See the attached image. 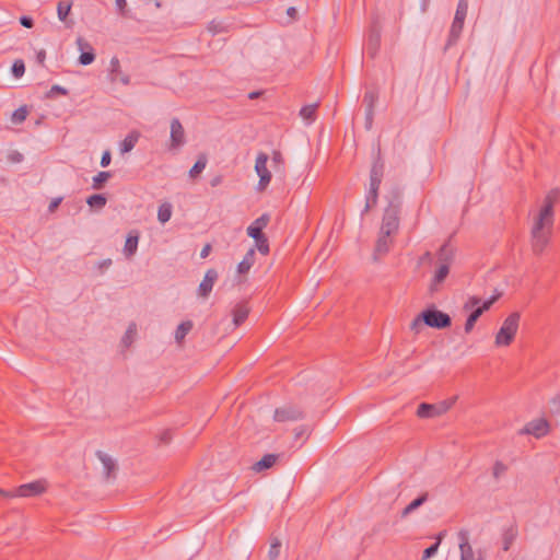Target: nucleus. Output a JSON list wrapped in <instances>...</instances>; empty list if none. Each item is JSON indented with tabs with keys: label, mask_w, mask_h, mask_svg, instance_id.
Listing matches in <instances>:
<instances>
[{
	"label": "nucleus",
	"mask_w": 560,
	"mask_h": 560,
	"mask_svg": "<svg viewBox=\"0 0 560 560\" xmlns=\"http://www.w3.org/2000/svg\"><path fill=\"white\" fill-rule=\"evenodd\" d=\"M560 200V189L553 188L545 196L538 213L534 217L530 228L529 245L535 256L545 253L553 234V207Z\"/></svg>",
	"instance_id": "nucleus-1"
},
{
	"label": "nucleus",
	"mask_w": 560,
	"mask_h": 560,
	"mask_svg": "<svg viewBox=\"0 0 560 560\" xmlns=\"http://www.w3.org/2000/svg\"><path fill=\"white\" fill-rule=\"evenodd\" d=\"M387 207L384 210L380 231L385 235H396L400 224V212L402 205L401 191L394 187L386 195Z\"/></svg>",
	"instance_id": "nucleus-2"
},
{
	"label": "nucleus",
	"mask_w": 560,
	"mask_h": 560,
	"mask_svg": "<svg viewBox=\"0 0 560 560\" xmlns=\"http://www.w3.org/2000/svg\"><path fill=\"white\" fill-rule=\"evenodd\" d=\"M427 325L435 329H444L451 326V316L435 306H430L422 311L411 323L410 328L418 331V328L422 325Z\"/></svg>",
	"instance_id": "nucleus-3"
},
{
	"label": "nucleus",
	"mask_w": 560,
	"mask_h": 560,
	"mask_svg": "<svg viewBox=\"0 0 560 560\" xmlns=\"http://www.w3.org/2000/svg\"><path fill=\"white\" fill-rule=\"evenodd\" d=\"M500 293L492 295L488 300L483 301L481 303V299L479 296H470L464 304V310L469 311L471 310L470 314L468 315L466 323H465V332L469 334L474 327L479 317L488 311L500 298Z\"/></svg>",
	"instance_id": "nucleus-4"
},
{
	"label": "nucleus",
	"mask_w": 560,
	"mask_h": 560,
	"mask_svg": "<svg viewBox=\"0 0 560 560\" xmlns=\"http://www.w3.org/2000/svg\"><path fill=\"white\" fill-rule=\"evenodd\" d=\"M521 314L518 312L511 313L503 322L501 328L495 335V346H510L518 330Z\"/></svg>",
	"instance_id": "nucleus-5"
},
{
	"label": "nucleus",
	"mask_w": 560,
	"mask_h": 560,
	"mask_svg": "<svg viewBox=\"0 0 560 560\" xmlns=\"http://www.w3.org/2000/svg\"><path fill=\"white\" fill-rule=\"evenodd\" d=\"M455 402V398L441 401L439 404H427L422 402L419 405L417 416L419 418H433L445 413L452 408Z\"/></svg>",
	"instance_id": "nucleus-6"
},
{
	"label": "nucleus",
	"mask_w": 560,
	"mask_h": 560,
	"mask_svg": "<svg viewBox=\"0 0 560 560\" xmlns=\"http://www.w3.org/2000/svg\"><path fill=\"white\" fill-rule=\"evenodd\" d=\"M269 155L265 152H259L255 161V171L259 177L257 185L258 191H264L271 180V173L267 167Z\"/></svg>",
	"instance_id": "nucleus-7"
},
{
	"label": "nucleus",
	"mask_w": 560,
	"mask_h": 560,
	"mask_svg": "<svg viewBox=\"0 0 560 560\" xmlns=\"http://www.w3.org/2000/svg\"><path fill=\"white\" fill-rule=\"evenodd\" d=\"M460 560H486L482 553L479 551L476 557L472 547L469 544V533L466 529H462L458 533Z\"/></svg>",
	"instance_id": "nucleus-8"
},
{
	"label": "nucleus",
	"mask_w": 560,
	"mask_h": 560,
	"mask_svg": "<svg viewBox=\"0 0 560 560\" xmlns=\"http://www.w3.org/2000/svg\"><path fill=\"white\" fill-rule=\"evenodd\" d=\"M78 49L81 51L79 56V63L89 66L95 60V51L93 46L83 37L79 36L75 40Z\"/></svg>",
	"instance_id": "nucleus-9"
},
{
	"label": "nucleus",
	"mask_w": 560,
	"mask_h": 560,
	"mask_svg": "<svg viewBox=\"0 0 560 560\" xmlns=\"http://www.w3.org/2000/svg\"><path fill=\"white\" fill-rule=\"evenodd\" d=\"M171 149H177L185 144V129L178 118L171 120Z\"/></svg>",
	"instance_id": "nucleus-10"
},
{
	"label": "nucleus",
	"mask_w": 560,
	"mask_h": 560,
	"mask_svg": "<svg viewBox=\"0 0 560 560\" xmlns=\"http://www.w3.org/2000/svg\"><path fill=\"white\" fill-rule=\"evenodd\" d=\"M549 431V424L545 419H536L528 422L522 430L521 434H529L539 439L545 436Z\"/></svg>",
	"instance_id": "nucleus-11"
},
{
	"label": "nucleus",
	"mask_w": 560,
	"mask_h": 560,
	"mask_svg": "<svg viewBox=\"0 0 560 560\" xmlns=\"http://www.w3.org/2000/svg\"><path fill=\"white\" fill-rule=\"evenodd\" d=\"M46 490V482L44 480H36L33 482L21 485L16 488L14 495L16 497H35Z\"/></svg>",
	"instance_id": "nucleus-12"
},
{
	"label": "nucleus",
	"mask_w": 560,
	"mask_h": 560,
	"mask_svg": "<svg viewBox=\"0 0 560 560\" xmlns=\"http://www.w3.org/2000/svg\"><path fill=\"white\" fill-rule=\"evenodd\" d=\"M394 236L395 235H385L383 234L382 231H380L373 253L374 261H378L383 256H385L389 252L393 245Z\"/></svg>",
	"instance_id": "nucleus-13"
},
{
	"label": "nucleus",
	"mask_w": 560,
	"mask_h": 560,
	"mask_svg": "<svg viewBox=\"0 0 560 560\" xmlns=\"http://www.w3.org/2000/svg\"><path fill=\"white\" fill-rule=\"evenodd\" d=\"M304 417L303 411L294 406H285L275 411V420L279 422L296 421Z\"/></svg>",
	"instance_id": "nucleus-14"
},
{
	"label": "nucleus",
	"mask_w": 560,
	"mask_h": 560,
	"mask_svg": "<svg viewBox=\"0 0 560 560\" xmlns=\"http://www.w3.org/2000/svg\"><path fill=\"white\" fill-rule=\"evenodd\" d=\"M385 164L381 156V149L377 150V155L374 159L370 171V186H381L384 176Z\"/></svg>",
	"instance_id": "nucleus-15"
},
{
	"label": "nucleus",
	"mask_w": 560,
	"mask_h": 560,
	"mask_svg": "<svg viewBox=\"0 0 560 560\" xmlns=\"http://www.w3.org/2000/svg\"><path fill=\"white\" fill-rule=\"evenodd\" d=\"M218 279V271L215 269L207 270L203 280L200 282L198 288V295L206 299L212 291L214 282Z\"/></svg>",
	"instance_id": "nucleus-16"
},
{
	"label": "nucleus",
	"mask_w": 560,
	"mask_h": 560,
	"mask_svg": "<svg viewBox=\"0 0 560 560\" xmlns=\"http://www.w3.org/2000/svg\"><path fill=\"white\" fill-rule=\"evenodd\" d=\"M269 221V214H261L247 228V235L254 240L261 237L265 235L264 229L268 225Z\"/></svg>",
	"instance_id": "nucleus-17"
},
{
	"label": "nucleus",
	"mask_w": 560,
	"mask_h": 560,
	"mask_svg": "<svg viewBox=\"0 0 560 560\" xmlns=\"http://www.w3.org/2000/svg\"><path fill=\"white\" fill-rule=\"evenodd\" d=\"M109 80L112 82L119 81L124 85H128L130 83V77L128 74L122 73L120 69V62L117 57H113L109 62Z\"/></svg>",
	"instance_id": "nucleus-18"
},
{
	"label": "nucleus",
	"mask_w": 560,
	"mask_h": 560,
	"mask_svg": "<svg viewBox=\"0 0 560 560\" xmlns=\"http://www.w3.org/2000/svg\"><path fill=\"white\" fill-rule=\"evenodd\" d=\"M96 456L103 464L105 478L107 480L114 479L116 477V471H117L116 462L109 455H107L106 453H104L102 451H97Z\"/></svg>",
	"instance_id": "nucleus-19"
},
{
	"label": "nucleus",
	"mask_w": 560,
	"mask_h": 560,
	"mask_svg": "<svg viewBox=\"0 0 560 560\" xmlns=\"http://www.w3.org/2000/svg\"><path fill=\"white\" fill-rule=\"evenodd\" d=\"M381 46V31L376 25H373L371 27L369 38H368V45H366V51L371 57H374Z\"/></svg>",
	"instance_id": "nucleus-20"
},
{
	"label": "nucleus",
	"mask_w": 560,
	"mask_h": 560,
	"mask_svg": "<svg viewBox=\"0 0 560 560\" xmlns=\"http://www.w3.org/2000/svg\"><path fill=\"white\" fill-rule=\"evenodd\" d=\"M450 273V266L446 262L438 264V268L434 272L430 284V291L434 292L438 290V287L446 279Z\"/></svg>",
	"instance_id": "nucleus-21"
},
{
	"label": "nucleus",
	"mask_w": 560,
	"mask_h": 560,
	"mask_svg": "<svg viewBox=\"0 0 560 560\" xmlns=\"http://www.w3.org/2000/svg\"><path fill=\"white\" fill-rule=\"evenodd\" d=\"M139 233L138 231H130L124 246V254L127 258L132 257L138 249Z\"/></svg>",
	"instance_id": "nucleus-22"
},
{
	"label": "nucleus",
	"mask_w": 560,
	"mask_h": 560,
	"mask_svg": "<svg viewBox=\"0 0 560 560\" xmlns=\"http://www.w3.org/2000/svg\"><path fill=\"white\" fill-rule=\"evenodd\" d=\"M248 314H249V306L247 305V303L246 302L237 303L232 311L234 325L236 327L242 325L245 322V319L247 318Z\"/></svg>",
	"instance_id": "nucleus-23"
},
{
	"label": "nucleus",
	"mask_w": 560,
	"mask_h": 560,
	"mask_svg": "<svg viewBox=\"0 0 560 560\" xmlns=\"http://www.w3.org/2000/svg\"><path fill=\"white\" fill-rule=\"evenodd\" d=\"M464 22L465 21H462V20H456V19L453 20V23H452L451 30H450V34H448V39L446 43V48L451 47L457 43V40L459 39L460 34L463 32V28H464Z\"/></svg>",
	"instance_id": "nucleus-24"
},
{
	"label": "nucleus",
	"mask_w": 560,
	"mask_h": 560,
	"mask_svg": "<svg viewBox=\"0 0 560 560\" xmlns=\"http://www.w3.org/2000/svg\"><path fill=\"white\" fill-rule=\"evenodd\" d=\"M278 458H279L278 454H266L262 456L261 459H259L258 462H256L253 465V470L256 472H260L266 469H269L276 464Z\"/></svg>",
	"instance_id": "nucleus-25"
},
{
	"label": "nucleus",
	"mask_w": 560,
	"mask_h": 560,
	"mask_svg": "<svg viewBox=\"0 0 560 560\" xmlns=\"http://www.w3.org/2000/svg\"><path fill=\"white\" fill-rule=\"evenodd\" d=\"M453 259L454 249L448 243L443 244L438 253V264L446 262V265L451 267Z\"/></svg>",
	"instance_id": "nucleus-26"
},
{
	"label": "nucleus",
	"mask_w": 560,
	"mask_h": 560,
	"mask_svg": "<svg viewBox=\"0 0 560 560\" xmlns=\"http://www.w3.org/2000/svg\"><path fill=\"white\" fill-rule=\"evenodd\" d=\"M139 138L140 133L138 131L129 132L120 143L121 153L130 152L136 147Z\"/></svg>",
	"instance_id": "nucleus-27"
},
{
	"label": "nucleus",
	"mask_w": 560,
	"mask_h": 560,
	"mask_svg": "<svg viewBox=\"0 0 560 560\" xmlns=\"http://www.w3.org/2000/svg\"><path fill=\"white\" fill-rule=\"evenodd\" d=\"M255 262V248H250L246 255L244 256L243 260L237 265V271L238 273H246L249 271L252 266Z\"/></svg>",
	"instance_id": "nucleus-28"
},
{
	"label": "nucleus",
	"mask_w": 560,
	"mask_h": 560,
	"mask_svg": "<svg viewBox=\"0 0 560 560\" xmlns=\"http://www.w3.org/2000/svg\"><path fill=\"white\" fill-rule=\"evenodd\" d=\"M378 190H380V187H377V186H369V190L366 194L365 207L362 211V214L368 213L369 210L377 203Z\"/></svg>",
	"instance_id": "nucleus-29"
},
{
	"label": "nucleus",
	"mask_w": 560,
	"mask_h": 560,
	"mask_svg": "<svg viewBox=\"0 0 560 560\" xmlns=\"http://www.w3.org/2000/svg\"><path fill=\"white\" fill-rule=\"evenodd\" d=\"M429 498V494L427 492L422 493L418 498H416L413 501H411L401 512V517H406L409 514H411L413 511H416L418 508H420L423 503L427 502Z\"/></svg>",
	"instance_id": "nucleus-30"
},
{
	"label": "nucleus",
	"mask_w": 560,
	"mask_h": 560,
	"mask_svg": "<svg viewBox=\"0 0 560 560\" xmlns=\"http://www.w3.org/2000/svg\"><path fill=\"white\" fill-rule=\"evenodd\" d=\"M194 324L191 320H185L182 322L175 331V340L177 343H182L185 337L189 334V331L192 329Z\"/></svg>",
	"instance_id": "nucleus-31"
},
{
	"label": "nucleus",
	"mask_w": 560,
	"mask_h": 560,
	"mask_svg": "<svg viewBox=\"0 0 560 560\" xmlns=\"http://www.w3.org/2000/svg\"><path fill=\"white\" fill-rule=\"evenodd\" d=\"M208 163V159L206 154H200L196 161V163L192 165V167L189 171V176L191 178L198 177L203 170L206 168Z\"/></svg>",
	"instance_id": "nucleus-32"
},
{
	"label": "nucleus",
	"mask_w": 560,
	"mask_h": 560,
	"mask_svg": "<svg viewBox=\"0 0 560 560\" xmlns=\"http://www.w3.org/2000/svg\"><path fill=\"white\" fill-rule=\"evenodd\" d=\"M516 537H517V528L514 526H510L503 532L502 539H503V550L504 551H508L511 548V546L514 542V540L516 539Z\"/></svg>",
	"instance_id": "nucleus-33"
},
{
	"label": "nucleus",
	"mask_w": 560,
	"mask_h": 560,
	"mask_svg": "<svg viewBox=\"0 0 560 560\" xmlns=\"http://www.w3.org/2000/svg\"><path fill=\"white\" fill-rule=\"evenodd\" d=\"M318 107V103L305 105L300 110V116L306 120L308 124L313 122L316 119V109Z\"/></svg>",
	"instance_id": "nucleus-34"
},
{
	"label": "nucleus",
	"mask_w": 560,
	"mask_h": 560,
	"mask_svg": "<svg viewBox=\"0 0 560 560\" xmlns=\"http://www.w3.org/2000/svg\"><path fill=\"white\" fill-rule=\"evenodd\" d=\"M71 8H72V1H69V0H61L58 2L57 4V14H58V19L61 21V22H66L67 21V18L71 11Z\"/></svg>",
	"instance_id": "nucleus-35"
},
{
	"label": "nucleus",
	"mask_w": 560,
	"mask_h": 560,
	"mask_svg": "<svg viewBox=\"0 0 560 560\" xmlns=\"http://www.w3.org/2000/svg\"><path fill=\"white\" fill-rule=\"evenodd\" d=\"M377 100H378L377 91L374 89L368 90L363 96V104L365 105V109L374 110Z\"/></svg>",
	"instance_id": "nucleus-36"
},
{
	"label": "nucleus",
	"mask_w": 560,
	"mask_h": 560,
	"mask_svg": "<svg viewBox=\"0 0 560 560\" xmlns=\"http://www.w3.org/2000/svg\"><path fill=\"white\" fill-rule=\"evenodd\" d=\"M172 217V205L168 202H164L159 207L158 210V220L164 224L170 221Z\"/></svg>",
	"instance_id": "nucleus-37"
},
{
	"label": "nucleus",
	"mask_w": 560,
	"mask_h": 560,
	"mask_svg": "<svg viewBox=\"0 0 560 560\" xmlns=\"http://www.w3.org/2000/svg\"><path fill=\"white\" fill-rule=\"evenodd\" d=\"M106 201H107L106 197L102 194L92 195L86 199V203L91 208H97V209L103 208L106 205Z\"/></svg>",
	"instance_id": "nucleus-38"
},
{
	"label": "nucleus",
	"mask_w": 560,
	"mask_h": 560,
	"mask_svg": "<svg viewBox=\"0 0 560 560\" xmlns=\"http://www.w3.org/2000/svg\"><path fill=\"white\" fill-rule=\"evenodd\" d=\"M112 177V174L109 172H100L97 175L93 177V188L94 189H101L103 188L104 184Z\"/></svg>",
	"instance_id": "nucleus-39"
},
{
	"label": "nucleus",
	"mask_w": 560,
	"mask_h": 560,
	"mask_svg": "<svg viewBox=\"0 0 560 560\" xmlns=\"http://www.w3.org/2000/svg\"><path fill=\"white\" fill-rule=\"evenodd\" d=\"M281 541L278 538H272L268 551L269 560H277L280 555Z\"/></svg>",
	"instance_id": "nucleus-40"
},
{
	"label": "nucleus",
	"mask_w": 560,
	"mask_h": 560,
	"mask_svg": "<svg viewBox=\"0 0 560 560\" xmlns=\"http://www.w3.org/2000/svg\"><path fill=\"white\" fill-rule=\"evenodd\" d=\"M28 110L26 106H21L12 114L11 120L13 124H22L27 117Z\"/></svg>",
	"instance_id": "nucleus-41"
},
{
	"label": "nucleus",
	"mask_w": 560,
	"mask_h": 560,
	"mask_svg": "<svg viewBox=\"0 0 560 560\" xmlns=\"http://www.w3.org/2000/svg\"><path fill=\"white\" fill-rule=\"evenodd\" d=\"M468 11V0H458L454 19L465 21Z\"/></svg>",
	"instance_id": "nucleus-42"
},
{
	"label": "nucleus",
	"mask_w": 560,
	"mask_h": 560,
	"mask_svg": "<svg viewBox=\"0 0 560 560\" xmlns=\"http://www.w3.org/2000/svg\"><path fill=\"white\" fill-rule=\"evenodd\" d=\"M271 160H272L275 170L277 172L278 171H281V172L284 171V159H283L282 153L280 151L275 150L272 152Z\"/></svg>",
	"instance_id": "nucleus-43"
},
{
	"label": "nucleus",
	"mask_w": 560,
	"mask_h": 560,
	"mask_svg": "<svg viewBox=\"0 0 560 560\" xmlns=\"http://www.w3.org/2000/svg\"><path fill=\"white\" fill-rule=\"evenodd\" d=\"M255 247L261 255H268L269 254V243L266 235H262L259 238L255 240Z\"/></svg>",
	"instance_id": "nucleus-44"
},
{
	"label": "nucleus",
	"mask_w": 560,
	"mask_h": 560,
	"mask_svg": "<svg viewBox=\"0 0 560 560\" xmlns=\"http://www.w3.org/2000/svg\"><path fill=\"white\" fill-rule=\"evenodd\" d=\"M508 470V466L500 462V460H497L493 465V469H492V475L495 479H499L502 475H504Z\"/></svg>",
	"instance_id": "nucleus-45"
},
{
	"label": "nucleus",
	"mask_w": 560,
	"mask_h": 560,
	"mask_svg": "<svg viewBox=\"0 0 560 560\" xmlns=\"http://www.w3.org/2000/svg\"><path fill=\"white\" fill-rule=\"evenodd\" d=\"M25 72V65L23 60H15L12 65V74L15 78H21Z\"/></svg>",
	"instance_id": "nucleus-46"
},
{
	"label": "nucleus",
	"mask_w": 560,
	"mask_h": 560,
	"mask_svg": "<svg viewBox=\"0 0 560 560\" xmlns=\"http://www.w3.org/2000/svg\"><path fill=\"white\" fill-rule=\"evenodd\" d=\"M440 539H441V536L439 537L436 542H434L433 545H431L430 547L424 549L423 555H422V560H429L431 557H433L438 552V549L440 546Z\"/></svg>",
	"instance_id": "nucleus-47"
},
{
	"label": "nucleus",
	"mask_w": 560,
	"mask_h": 560,
	"mask_svg": "<svg viewBox=\"0 0 560 560\" xmlns=\"http://www.w3.org/2000/svg\"><path fill=\"white\" fill-rule=\"evenodd\" d=\"M56 94L68 95V90L60 85H52L47 93V97H54Z\"/></svg>",
	"instance_id": "nucleus-48"
},
{
	"label": "nucleus",
	"mask_w": 560,
	"mask_h": 560,
	"mask_svg": "<svg viewBox=\"0 0 560 560\" xmlns=\"http://www.w3.org/2000/svg\"><path fill=\"white\" fill-rule=\"evenodd\" d=\"M135 334H136V324L131 323L122 338L124 343L128 345L129 342H131L132 335H135Z\"/></svg>",
	"instance_id": "nucleus-49"
},
{
	"label": "nucleus",
	"mask_w": 560,
	"mask_h": 560,
	"mask_svg": "<svg viewBox=\"0 0 560 560\" xmlns=\"http://www.w3.org/2000/svg\"><path fill=\"white\" fill-rule=\"evenodd\" d=\"M208 31L215 35L223 31V26L220 22L211 21L208 25Z\"/></svg>",
	"instance_id": "nucleus-50"
},
{
	"label": "nucleus",
	"mask_w": 560,
	"mask_h": 560,
	"mask_svg": "<svg viewBox=\"0 0 560 560\" xmlns=\"http://www.w3.org/2000/svg\"><path fill=\"white\" fill-rule=\"evenodd\" d=\"M110 161H112L110 151H108V150L104 151L102 154V158H101V166L107 167L110 164Z\"/></svg>",
	"instance_id": "nucleus-51"
},
{
	"label": "nucleus",
	"mask_w": 560,
	"mask_h": 560,
	"mask_svg": "<svg viewBox=\"0 0 560 560\" xmlns=\"http://www.w3.org/2000/svg\"><path fill=\"white\" fill-rule=\"evenodd\" d=\"M116 7L122 16H127L128 10H127V1L126 0H116Z\"/></svg>",
	"instance_id": "nucleus-52"
},
{
	"label": "nucleus",
	"mask_w": 560,
	"mask_h": 560,
	"mask_svg": "<svg viewBox=\"0 0 560 560\" xmlns=\"http://www.w3.org/2000/svg\"><path fill=\"white\" fill-rule=\"evenodd\" d=\"M374 110L365 109V128L370 130L373 125Z\"/></svg>",
	"instance_id": "nucleus-53"
},
{
	"label": "nucleus",
	"mask_w": 560,
	"mask_h": 560,
	"mask_svg": "<svg viewBox=\"0 0 560 560\" xmlns=\"http://www.w3.org/2000/svg\"><path fill=\"white\" fill-rule=\"evenodd\" d=\"M20 23L22 26H24L26 28H32L34 26V20L27 15H22L20 18Z\"/></svg>",
	"instance_id": "nucleus-54"
},
{
	"label": "nucleus",
	"mask_w": 560,
	"mask_h": 560,
	"mask_svg": "<svg viewBox=\"0 0 560 560\" xmlns=\"http://www.w3.org/2000/svg\"><path fill=\"white\" fill-rule=\"evenodd\" d=\"M61 200H62V198L52 199L48 206V211L54 212L59 207Z\"/></svg>",
	"instance_id": "nucleus-55"
},
{
	"label": "nucleus",
	"mask_w": 560,
	"mask_h": 560,
	"mask_svg": "<svg viewBox=\"0 0 560 560\" xmlns=\"http://www.w3.org/2000/svg\"><path fill=\"white\" fill-rule=\"evenodd\" d=\"M36 59H37V62L42 67H44L45 66V59H46V51L44 49H40L39 51H37Z\"/></svg>",
	"instance_id": "nucleus-56"
},
{
	"label": "nucleus",
	"mask_w": 560,
	"mask_h": 560,
	"mask_svg": "<svg viewBox=\"0 0 560 560\" xmlns=\"http://www.w3.org/2000/svg\"><path fill=\"white\" fill-rule=\"evenodd\" d=\"M222 180H223V177H222L221 175H217V176H214V177L210 180V185H211L212 187H217V186L221 185Z\"/></svg>",
	"instance_id": "nucleus-57"
},
{
	"label": "nucleus",
	"mask_w": 560,
	"mask_h": 560,
	"mask_svg": "<svg viewBox=\"0 0 560 560\" xmlns=\"http://www.w3.org/2000/svg\"><path fill=\"white\" fill-rule=\"evenodd\" d=\"M210 252H211V245H210V244L205 245V246H203V248H202V249H201V252H200V257H201V258H206V257H208V255L210 254Z\"/></svg>",
	"instance_id": "nucleus-58"
},
{
	"label": "nucleus",
	"mask_w": 560,
	"mask_h": 560,
	"mask_svg": "<svg viewBox=\"0 0 560 560\" xmlns=\"http://www.w3.org/2000/svg\"><path fill=\"white\" fill-rule=\"evenodd\" d=\"M287 14L292 18V19H295L296 14H298V10L294 8V7H290L288 8L287 10Z\"/></svg>",
	"instance_id": "nucleus-59"
},
{
	"label": "nucleus",
	"mask_w": 560,
	"mask_h": 560,
	"mask_svg": "<svg viewBox=\"0 0 560 560\" xmlns=\"http://www.w3.org/2000/svg\"><path fill=\"white\" fill-rule=\"evenodd\" d=\"M261 94H262L261 91H253L248 94V98L256 100V98L260 97Z\"/></svg>",
	"instance_id": "nucleus-60"
},
{
	"label": "nucleus",
	"mask_w": 560,
	"mask_h": 560,
	"mask_svg": "<svg viewBox=\"0 0 560 560\" xmlns=\"http://www.w3.org/2000/svg\"><path fill=\"white\" fill-rule=\"evenodd\" d=\"M112 265V259H105L100 264L101 268H108Z\"/></svg>",
	"instance_id": "nucleus-61"
},
{
	"label": "nucleus",
	"mask_w": 560,
	"mask_h": 560,
	"mask_svg": "<svg viewBox=\"0 0 560 560\" xmlns=\"http://www.w3.org/2000/svg\"><path fill=\"white\" fill-rule=\"evenodd\" d=\"M168 440H170V434H168L167 432H165V433L162 435V441L166 443V442H168Z\"/></svg>",
	"instance_id": "nucleus-62"
},
{
	"label": "nucleus",
	"mask_w": 560,
	"mask_h": 560,
	"mask_svg": "<svg viewBox=\"0 0 560 560\" xmlns=\"http://www.w3.org/2000/svg\"><path fill=\"white\" fill-rule=\"evenodd\" d=\"M430 258H431V253H430V252H427V253H424V255L421 257V260L430 259Z\"/></svg>",
	"instance_id": "nucleus-63"
},
{
	"label": "nucleus",
	"mask_w": 560,
	"mask_h": 560,
	"mask_svg": "<svg viewBox=\"0 0 560 560\" xmlns=\"http://www.w3.org/2000/svg\"><path fill=\"white\" fill-rule=\"evenodd\" d=\"M555 404H557V406H558V409L560 410V401H558V400H555Z\"/></svg>",
	"instance_id": "nucleus-64"
}]
</instances>
